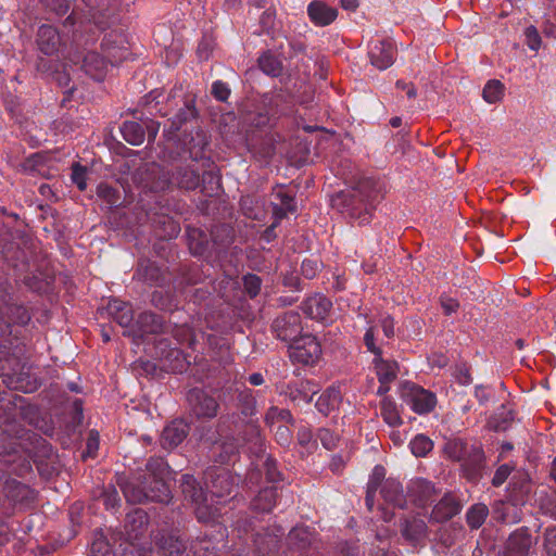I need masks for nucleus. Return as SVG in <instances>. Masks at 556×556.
Here are the masks:
<instances>
[{"mask_svg": "<svg viewBox=\"0 0 556 556\" xmlns=\"http://www.w3.org/2000/svg\"><path fill=\"white\" fill-rule=\"evenodd\" d=\"M92 556H112L110 546L104 538L96 539L91 544Z\"/></svg>", "mask_w": 556, "mask_h": 556, "instance_id": "obj_36", "label": "nucleus"}, {"mask_svg": "<svg viewBox=\"0 0 556 556\" xmlns=\"http://www.w3.org/2000/svg\"><path fill=\"white\" fill-rule=\"evenodd\" d=\"M302 274L311 279L313 277H315L317 270H318V262L317 261H314V260H304L302 262Z\"/></svg>", "mask_w": 556, "mask_h": 556, "instance_id": "obj_43", "label": "nucleus"}, {"mask_svg": "<svg viewBox=\"0 0 556 556\" xmlns=\"http://www.w3.org/2000/svg\"><path fill=\"white\" fill-rule=\"evenodd\" d=\"M198 52H199L200 58L206 59L208 56V52L206 50H204V48H202V46L199 47Z\"/></svg>", "mask_w": 556, "mask_h": 556, "instance_id": "obj_60", "label": "nucleus"}, {"mask_svg": "<svg viewBox=\"0 0 556 556\" xmlns=\"http://www.w3.org/2000/svg\"><path fill=\"white\" fill-rule=\"evenodd\" d=\"M341 4L346 10H354L358 5V0H341Z\"/></svg>", "mask_w": 556, "mask_h": 556, "instance_id": "obj_57", "label": "nucleus"}, {"mask_svg": "<svg viewBox=\"0 0 556 556\" xmlns=\"http://www.w3.org/2000/svg\"><path fill=\"white\" fill-rule=\"evenodd\" d=\"M402 396L404 402L419 415L431 412L437 404L434 393L415 384H406Z\"/></svg>", "mask_w": 556, "mask_h": 556, "instance_id": "obj_6", "label": "nucleus"}, {"mask_svg": "<svg viewBox=\"0 0 556 556\" xmlns=\"http://www.w3.org/2000/svg\"><path fill=\"white\" fill-rule=\"evenodd\" d=\"M212 93L219 101H225L230 94V89L227 84L217 80L212 86Z\"/></svg>", "mask_w": 556, "mask_h": 556, "instance_id": "obj_39", "label": "nucleus"}, {"mask_svg": "<svg viewBox=\"0 0 556 556\" xmlns=\"http://www.w3.org/2000/svg\"><path fill=\"white\" fill-rule=\"evenodd\" d=\"M161 92L159 90H152L148 96L144 97V105H150L152 101H156Z\"/></svg>", "mask_w": 556, "mask_h": 556, "instance_id": "obj_55", "label": "nucleus"}, {"mask_svg": "<svg viewBox=\"0 0 556 556\" xmlns=\"http://www.w3.org/2000/svg\"><path fill=\"white\" fill-rule=\"evenodd\" d=\"M258 66L265 74L270 76H278L282 70L281 62L270 52L260 56Z\"/></svg>", "mask_w": 556, "mask_h": 556, "instance_id": "obj_26", "label": "nucleus"}, {"mask_svg": "<svg viewBox=\"0 0 556 556\" xmlns=\"http://www.w3.org/2000/svg\"><path fill=\"white\" fill-rule=\"evenodd\" d=\"M503 96L504 86L500 80H490L483 88L482 97L490 104L501 101Z\"/></svg>", "mask_w": 556, "mask_h": 556, "instance_id": "obj_28", "label": "nucleus"}, {"mask_svg": "<svg viewBox=\"0 0 556 556\" xmlns=\"http://www.w3.org/2000/svg\"><path fill=\"white\" fill-rule=\"evenodd\" d=\"M232 489V482L229 475L226 471L218 473L213 481L212 489L210 491V501L213 503L214 498H222L225 495H229Z\"/></svg>", "mask_w": 556, "mask_h": 556, "instance_id": "obj_20", "label": "nucleus"}, {"mask_svg": "<svg viewBox=\"0 0 556 556\" xmlns=\"http://www.w3.org/2000/svg\"><path fill=\"white\" fill-rule=\"evenodd\" d=\"M232 452H233V450H231V451H230V453H232ZM226 453H227V455H226V456L220 455V458H222V459H220V462H222V463H226V462H228V460H229V452H228V451H226Z\"/></svg>", "mask_w": 556, "mask_h": 556, "instance_id": "obj_62", "label": "nucleus"}, {"mask_svg": "<svg viewBox=\"0 0 556 556\" xmlns=\"http://www.w3.org/2000/svg\"><path fill=\"white\" fill-rule=\"evenodd\" d=\"M38 47L47 55L55 53L61 45L58 30L50 25H42L38 30Z\"/></svg>", "mask_w": 556, "mask_h": 556, "instance_id": "obj_13", "label": "nucleus"}, {"mask_svg": "<svg viewBox=\"0 0 556 556\" xmlns=\"http://www.w3.org/2000/svg\"><path fill=\"white\" fill-rule=\"evenodd\" d=\"M380 414L386 424L390 427H397L402 424V418L397 410L395 402L384 397L381 402Z\"/></svg>", "mask_w": 556, "mask_h": 556, "instance_id": "obj_22", "label": "nucleus"}, {"mask_svg": "<svg viewBox=\"0 0 556 556\" xmlns=\"http://www.w3.org/2000/svg\"><path fill=\"white\" fill-rule=\"evenodd\" d=\"M391 438H392V440L394 441V443H395V444H401V443H402V441H403V440H402V438H401V435H400V432H395V431H393V432L391 433Z\"/></svg>", "mask_w": 556, "mask_h": 556, "instance_id": "obj_59", "label": "nucleus"}, {"mask_svg": "<svg viewBox=\"0 0 556 556\" xmlns=\"http://www.w3.org/2000/svg\"><path fill=\"white\" fill-rule=\"evenodd\" d=\"M526 43L529 49L538 51L541 48V36L534 26H529L525 30Z\"/></svg>", "mask_w": 556, "mask_h": 556, "instance_id": "obj_34", "label": "nucleus"}, {"mask_svg": "<svg viewBox=\"0 0 556 556\" xmlns=\"http://www.w3.org/2000/svg\"><path fill=\"white\" fill-rule=\"evenodd\" d=\"M390 123H391V125H392L393 127H399V126L401 125V118H399V117H394V118H392V119H391V122H390Z\"/></svg>", "mask_w": 556, "mask_h": 556, "instance_id": "obj_61", "label": "nucleus"}, {"mask_svg": "<svg viewBox=\"0 0 556 556\" xmlns=\"http://www.w3.org/2000/svg\"><path fill=\"white\" fill-rule=\"evenodd\" d=\"M509 473H510V467L508 465L501 466L496 470V472L492 479L493 485H495V486L502 485L508 478Z\"/></svg>", "mask_w": 556, "mask_h": 556, "instance_id": "obj_44", "label": "nucleus"}, {"mask_svg": "<svg viewBox=\"0 0 556 556\" xmlns=\"http://www.w3.org/2000/svg\"><path fill=\"white\" fill-rule=\"evenodd\" d=\"M544 538V546L547 554L556 556V529H547Z\"/></svg>", "mask_w": 556, "mask_h": 556, "instance_id": "obj_40", "label": "nucleus"}, {"mask_svg": "<svg viewBox=\"0 0 556 556\" xmlns=\"http://www.w3.org/2000/svg\"><path fill=\"white\" fill-rule=\"evenodd\" d=\"M441 305L447 315L455 313L459 306L458 302L452 298H443L441 300Z\"/></svg>", "mask_w": 556, "mask_h": 556, "instance_id": "obj_46", "label": "nucleus"}, {"mask_svg": "<svg viewBox=\"0 0 556 556\" xmlns=\"http://www.w3.org/2000/svg\"><path fill=\"white\" fill-rule=\"evenodd\" d=\"M379 331L376 326H370L365 336L364 341L365 344L374 355V366L376 369V374L378 376L380 387L377 390V393L382 395L388 392L389 388L386 387L389 382L393 381L399 371L397 363L394 361L383 359L381 357V350L377 344Z\"/></svg>", "mask_w": 556, "mask_h": 556, "instance_id": "obj_3", "label": "nucleus"}, {"mask_svg": "<svg viewBox=\"0 0 556 556\" xmlns=\"http://www.w3.org/2000/svg\"><path fill=\"white\" fill-rule=\"evenodd\" d=\"M167 551H168V553L170 555L172 554H180V553H184L186 551V546H185V544L181 541L176 540L175 546L168 547Z\"/></svg>", "mask_w": 556, "mask_h": 556, "instance_id": "obj_53", "label": "nucleus"}, {"mask_svg": "<svg viewBox=\"0 0 556 556\" xmlns=\"http://www.w3.org/2000/svg\"><path fill=\"white\" fill-rule=\"evenodd\" d=\"M427 526L421 519L406 521L403 527V535L410 541H418L426 535Z\"/></svg>", "mask_w": 556, "mask_h": 556, "instance_id": "obj_27", "label": "nucleus"}, {"mask_svg": "<svg viewBox=\"0 0 556 556\" xmlns=\"http://www.w3.org/2000/svg\"><path fill=\"white\" fill-rule=\"evenodd\" d=\"M317 391V386L306 380L300 381L295 388L290 391V395L293 401L309 403Z\"/></svg>", "mask_w": 556, "mask_h": 556, "instance_id": "obj_21", "label": "nucleus"}, {"mask_svg": "<svg viewBox=\"0 0 556 556\" xmlns=\"http://www.w3.org/2000/svg\"><path fill=\"white\" fill-rule=\"evenodd\" d=\"M99 447V437L97 432L91 431L87 441V455L93 456Z\"/></svg>", "mask_w": 556, "mask_h": 556, "instance_id": "obj_45", "label": "nucleus"}, {"mask_svg": "<svg viewBox=\"0 0 556 556\" xmlns=\"http://www.w3.org/2000/svg\"><path fill=\"white\" fill-rule=\"evenodd\" d=\"M381 495L387 503L394 506L402 507L404 504L403 490L396 480H386L381 488Z\"/></svg>", "mask_w": 556, "mask_h": 556, "instance_id": "obj_18", "label": "nucleus"}, {"mask_svg": "<svg viewBox=\"0 0 556 556\" xmlns=\"http://www.w3.org/2000/svg\"><path fill=\"white\" fill-rule=\"evenodd\" d=\"M381 329L386 338H391L394 334V323L390 316L381 319Z\"/></svg>", "mask_w": 556, "mask_h": 556, "instance_id": "obj_47", "label": "nucleus"}, {"mask_svg": "<svg viewBox=\"0 0 556 556\" xmlns=\"http://www.w3.org/2000/svg\"><path fill=\"white\" fill-rule=\"evenodd\" d=\"M341 401L340 390L332 387L320 394L316 402V407L321 414L328 415L340 407Z\"/></svg>", "mask_w": 556, "mask_h": 556, "instance_id": "obj_16", "label": "nucleus"}, {"mask_svg": "<svg viewBox=\"0 0 556 556\" xmlns=\"http://www.w3.org/2000/svg\"><path fill=\"white\" fill-rule=\"evenodd\" d=\"M277 491L274 488L262 490L253 502V507L260 511H269L276 504Z\"/></svg>", "mask_w": 556, "mask_h": 556, "instance_id": "obj_25", "label": "nucleus"}, {"mask_svg": "<svg viewBox=\"0 0 556 556\" xmlns=\"http://www.w3.org/2000/svg\"><path fill=\"white\" fill-rule=\"evenodd\" d=\"M45 3L48 8H50L52 11H54L58 15L65 14L70 9V4H68L67 0H45Z\"/></svg>", "mask_w": 556, "mask_h": 556, "instance_id": "obj_41", "label": "nucleus"}, {"mask_svg": "<svg viewBox=\"0 0 556 556\" xmlns=\"http://www.w3.org/2000/svg\"><path fill=\"white\" fill-rule=\"evenodd\" d=\"M368 54L371 64L376 68L383 71L393 64L395 48L389 40H375L370 43Z\"/></svg>", "mask_w": 556, "mask_h": 556, "instance_id": "obj_8", "label": "nucleus"}, {"mask_svg": "<svg viewBox=\"0 0 556 556\" xmlns=\"http://www.w3.org/2000/svg\"><path fill=\"white\" fill-rule=\"evenodd\" d=\"M276 420H285L289 422L292 420V417L290 412L287 409L270 407L266 414V422L271 426Z\"/></svg>", "mask_w": 556, "mask_h": 556, "instance_id": "obj_33", "label": "nucleus"}, {"mask_svg": "<svg viewBox=\"0 0 556 556\" xmlns=\"http://www.w3.org/2000/svg\"><path fill=\"white\" fill-rule=\"evenodd\" d=\"M121 131L123 138L132 146H139L144 141V130L137 122H124L121 127Z\"/></svg>", "mask_w": 556, "mask_h": 556, "instance_id": "obj_19", "label": "nucleus"}, {"mask_svg": "<svg viewBox=\"0 0 556 556\" xmlns=\"http://www.w3.org/2000/svg\"><path fill=\"white\" fill-rule=\"evenodd\" d=\"M276 438L280 444H288L290 442V430L287 426H279L276 430Z\"/></svg>", "mask_w": 556, "mask_h": 556, "instance_id": "obj_49", "label": "nucleus"}, {"mask_svg": "<svg viewBox=\"0 0 556 556\" xmlns=\"http://www.w3.org/2000/svg\"><path fill=\"white\" fill-rule=\"evenodd\" d=\"M500 507L503 508V511L502 514L498 516L500 519H502L504 522H516L517 521V518L516 517H509L507 514H506V510L510 509V506L508 504H505V503H501L496 508H495V513H498L500 511Z\"/></svg>", "mask_w": 556, "mask_h": 556, "instance_id": "obj_51", "label": "nucleus"}, {"mask_svg": "<svg viewBox=\"0 0 556 556\" xmlns=\"http://www.w3.org/2000/svg\"><path fill=\"white\" fill-rule=\"evenodd\" d=\"M552 475H553L554 479L556 480V457H555V460L553 463Z\"/></svg>", "mask_w": 556, "mask_h": 556, "instance_id": "obj_63", "label": "nucleus"}, {"mask_svg": "<svg viewBox=\"0 0 556 556\" xmlns=\"http://www.w3.org/2000/svg\"><path fill=\"white\" fill-rule=\"evenodd\" d=\"M181 490L186 498L195 504V514L201 522H210L215 519L217 507L207 504L208 495L204 494L192 476L184 475L181 479Z\"/></svg>", "mask_w": 556, "mask_h": 556, "instance_id": "obj_4", "label": "nucleus"}, {"mask_svg": "<svg viewBox=\"0 0 556 556\" xmlns=\"http://www.w3.org/2000/svg\"><path fill=\"white\" fill-rule=\"evenodd\" d=\"M188 433V426L182 420H174L167 425L162 432V444L166 448H172L180 444Z\"/></svg>", "mask_w": 556, "mask_h": 556, "instance_id": "obj_12", "label": "nucleus"}, {"mask_svg": "<svg viewBox=\"0 0 556 556\" xmlns=\"http://www.w3.org/2000/svg\"><path fill=\"white\" fill-rule=\"evenodd\" d=\"M289 541L298 544L299 547H304L311 542V532L305 527H295L289 533Z\"/></svg>", "mask_w": 556, "mask_h": 556, "instance_id": "obj_31", "label": "nucleus"}, {"mask_svg": "<svg viewBox=\"0 0 556 556\" xmlns=\"http://www.w3.org/2000/svg\"><path fill=\"white\" fill-rule=\"evenodd\" d=\"M273 328L280 340L292 342L300 337L301 317L296 312H287L275 319Z\"/></svg>", "mask_w": 556, "mask_h": 556, "instance_id": "obj_7", "label": "nucleus"}, {"mask_svg": "<svg viewBox=\"0 0 556 556\" xmlns=\"http://www.w3.org/2000/svg\"><path fill=\"white\" fill-rule=\"evenodd\" d=\"M147 469L154 478L155 486L148 490H135V488L127 483L123 488V493L128 502L140 503L146 498L153 501L166 502L169 498V489L164 482L167 472V465L162 458L150 459L147 464Z\"/></svg>", "mask_w": 556, "mask_h": 556, "instance_id": "obj_2", "label": "nucleus"}, {"mask_svg": "<svg viewBox=\"0 0 556 556\" xmlns=\"http://www.w3.org/2000/svg\"><path fill=\"white\" fill-rule=\"evenodd\" d=\"M193 413L198 417L212 418L217 414L216 401L201 391H192L190 394Z\"/></svg>", "mask_w": 556, "mask_h": 556, "instance_id": "obj_10", "label": "nucleus"}, {"mask_svg": "<svg viewBox=\"0 0 556 556\" xmlns=\"http://www.w3.org/2000/svg\"><path fill=\"white\" fill-rule=\"evenodd\" d=\"M311 21L317 26H326L337 17V10L323 1H313L307 8Z\"/></svg>", "mask_w": 556, "mask_h": 556, "instance_id": "obj_11", "label": "nucleus"}, {"mask_svg": "<svg viewBox=\"0 0 556 556\" xmlns=\"http://www.w3.org/2000/svg\"><path fill=\"white\" fill-rule=\"evenodd\" d=\"M122 306V303L118 302V301H113L112 304H110V309H121V311H124L126 309L125 312H123L121 314V316L117 318L119 325L122 326H128L132 319L131 315H130V312L129 309L124 305V307H121Z\"/></svg>", "mask_w": 556, "mask_h": 556, "instance_id": "obj_42", "label": "nucleus"}, {"mask_svg": "<svg viewBox=\"0 0 556 556\" xmlns=\"http://www.w3.org/2000/svg\"><path fill=\"white\" fill-rule=\"evenodd\" d=\"M243 286L248 294L254 298L261 290V279L255 275H247L243 278Z\"/></svg>", "mask_w": 556, "mask_h": 556, "instance_id": "obj_35", "label": "nucleus"}, {"mask_svg": "<svg viewBox=\"0 0 556 556\" xmlns=\"http://www.w3.org/2000/svg\"><path fill=\"white\" fill-rule=\"evenodd\" d=\"M321 355L320 344L312 334H303L290 342V357L304 365L315 364Z\"/></svg>", "mask_w": 556, "mask_h": 556, "instance_id": "obj_5", "label": "nucleus"}, {"mask_svg": "<svg viewBox=\"0 0 556 556\" xmlns=\"http://www.w3.org/2000/svg\"><path fill=\"white\" fill-rule=\"evenodd\" d=\"M458 380L463 384H468L470 382V375L467 369L460 370V376L458 377Z\"/></svg>", "mask_w": 556, "mask_h": 556, "instance_id": "obj_58", "label": "nucleus"}, {"mask_svg": "<svg viewBox=\"0 0 556 556\" xmlns=\"http://www.w3.org/2000/svg\"><path fill=\"white\" fill-rule=\"evenodd\" d=\"M299 443L303 446H308L313 443V435L309 429L302 428L298 432Z\"/></svg>", "mask_w": 556, "mask_h": 556, "instance_id": "obj_50", "label": "nucleus"}, {"mask_svg": "<svg viewBox=\"0 0 556 556\" xmlns=\"http://www.w3.org/2000/svg\"><path fill=\"white\" fill-rule=\"evenodd\" d=\"M179 184L186 189H193L199 185V176L191 172L190 175H186V178H182Z\"/></svg>", "mask_w": 556, "mask_h": 556, "instance_id": "obj_48", "label": "nucleus"}, {"mask_svg": "<svg viewBox=\"0 0 556 556\" xmlns=\"http://www.w3.org/2000/svg\"><path fill=\"white\" fill-rule=\"evenodd\" d=\"M83 70L87 75L100 80L108 70V61L96 52H89L84 58Z\"/></svg>", "mask_w": 556, "mask_h": 556, "instance_id": "obj_15", "label": "nucleus"}, {"mask_svg": "<svg viewBox=\"0 0 556 556\" xmlns=\"http://www.w3.org/2000/svg\"><path fill=\"white\" fill-rule=\"evenodd\" d=\"M127 519L134 520V521L138 520L140 522V525L142 526V525L147 523V514L141 509H136V510H134V513H131L127 516Z\"/></svg>", "mask_w": 556, "mask_h": 556, "instance_id": "obj_52", "label": "nucleus"}, {"mask_svg": "<svg viewBox=\"0 0 556 556\" xmlns=\"http://www.w3.org/2000/svg\"><path fill=\"white\" fill-rule=\"evenodd\" d=\"M503 451H510L513 448L511 444L509 443H506V444H503Z\"/></svg>", "mask_w": 556, "mask_h": 556, "instance_id": "obj_64", "label": "nucleus"}, {"mask_svg": "<svg viewBox=\"0 0 556 556\" xmlns=\"http://www.w3.org/2000/svg\"><path fill=\"white\" fill-rule=\"evenodd\" d=\"M72 181L79 190H85L87 188V168L80 164H74L72 167Z\"/></svg>", "mask_w": 556, "mask_h": 556, "instance_id": "obj_32", "label": "nucleus"}, {"mask_svg": "<svg viewBox=\"0 0 556 556\" xmlns=\"http://www.w3.org/2000/svg\"><path fill=\"white\" fill-rule=\"evenodd\" d=\"M277 197L280 198V206H275V215L277 218H282L288 213H294L296 210L294 200L291 195L277 192Z\"/></svg>", "mask_w": 556, "mask_h": 556, "instance_id": "obj_30", "label": "nucleus"}, {"mask_svg": "<svg viewBox=\"0 0 556 556\" xmlns=\"http://www.w3.org/2000/svg\"><path fill=\"white\" fill-rule=\"evenodd\" d=\"M464 444L462 441H450L445 444V453L453 459L460 460L463 457Z\"/></svg>", "mask_w": 556, "mask_h": 556, "instance_id": "obj_37", "label": "nucleus"}, {"mask_svg": "<svg viewBox=\"0 0 556 556\" xmlns=\"http://www.w3.org/2000/svg\"><path fill=\"white\" fill-rule=\"evenodd\" d=\"M409 447L415 456L424 457L433 448V442L428 437L418 434L410 441Z\"/></svg>", "mask_w": 556, "mask_h": 556, "instance_id": "obj_29", "label": "nucleus"}, {"mask_svg": "<svg viewBox=\"0 0 556 556\" xmlns=\"http://www.w3.org/2000/svg\"><path fill=\"white\" fill-rule=\"evenodd\" d=\"M318 438L327 450H332L337 445L338 435L331 432L329 429H320L318 432Z\"/></svg>", "mask_w": 556, "mask_h": 556, "instance_id": "obj_38", "label": "nucleus"}, {"mask_svg": "<svg viewBox=\"0 0 556 556\" xmlns=\"http://www.w3.org/2000/svg\"><path fill=\"white\" fill-rule=\"evenodd\" d=\"M532 538L526 531H516L507 540L506 556H527Z\"/></svg>", "mask_w": 556, "mask_h": 556, "instance_id": "obj_14", "label": "nucleus"}, {"mask_svg": "<svg viewBox=\"0 0 556 556\" xmlns=\"http://www.w3.org/2000/svg\"><path fill=\"white\" fill-rule=\"evenodd\" d=\"M459 511L458 503L452 496H444L433 508L432 518L437 521H444Z\"/></svg>", "mask_w": 556, "mask_h": 556, "instance_id": "obj_17", "label": "nucleus"}, {"mask_svg": "<svg viewBox=\"0 0 556 556\" xmlns=\"http://www.w3.org/2000/svg\"><path fill=\"white\" fill-rule=\"evenodd\" d=\"M381 198L380 188L372 180L367 179L361 182L356 190L338 193L331 202L333 207L358 219L359 224H367Z\"/></svg>", "mask_w": 556, "mask_h": 556, "instance_id": "obj_1", "label": "nucleus"}, {"mask_svg": "<svg viewBox=\"0 0 556 556\" xmlns=\"http://www.w3.org/2000/svg\"><path fill=\"white\" fill-rule=\"evenodd\" d=\"M488 515L489 509L486 505L482 503L475 504L468 509L466 514L467 523L471 529H478L483 525Z\"/></svg>", "mask_w": 556, "mask_h": 556, "instance_id": "obj_24", "label": "nucleus"}, {"mask_svg": "<svg viewBox=\"0 0 556 556\" xmlns=\"http://www.w3.org/2000/svg\"><path fill=\"white\" fill-rule=\"evenodd\" d=\"M332 304L324 295L316 294L303 303L304 313L312 319L327 321L330 317Z\"/></svg>", "mask_w": 556, "mask_h": 556, "instance_id": "obj_9", "label": "nucleus"}, {"mask_svg": "<svg viewBox=\"0 0 556 556\" xmlns=\"http://www.w3.org/2000/svg\"><path fill=\"white\" fill-rule=\"evenodd\" d=\"M396 86L397 88H402V89H407V96L408 98H414L416 97V89L413 87V86H408L407 84H405L404 81L402 80H399L396 83Z\"/></svg>", "mask_w": 556, "mask_h": 556, "instance_id": "obj_54", "label": "nucleus"}, {"mask_svg": "<svg viewBox=\"0 0 556 556\" xmlns=\"http://www.w3.org/2000/svg\"><path fill=\"white\" fill-rule=\"evenodd\" d=\"M249 381L251 382V384L253 386H261L263 382H264V378L261 374H252L250 377H249Z\"/></svg>", "mask_w": 556, "mask_h": 556, "instance_id": "obj_56", "label": "nucleus"}, {"mask_svg": "<svg viewBox=\"0 0 556 556\" xmlns=\"http://www.w3.org/2000/svg\"><path fill=\"white\" fill-rule=\"evenodd\" d=\"M386 476V470L382 466H376L370 476L368 485H367V494H366V505L369 510L374 507V500L376 491L378 490L379 484L383 480Z\"/></svg>", "mask_w": 556, "mask_h": 556, "instance_id": "obj_23", "label": "nucleus"}]
</instances>
